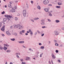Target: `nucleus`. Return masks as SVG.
<instances>
[{
  "instance_id": "nucleus-1",
  "label": "nucleus",
  "mask_w": 64,
  "mask_h": 64,
  "mask_svg": "<svg viewBox=\"0 0 64 64\" xmlns=\"http://www.w3.org/2000/svg\"><path fill=\"white\" fill-rule=\"evenodd\" d=\"M22 14L24 16L26 17V14H27V11L26 10H23L22 11Z\"/></svg>"
},
{
  "instance_id": "nucleus-2",
  "label": "nucleus",
  "mask_w": 64,
  "mask_h": 64,
  "mask_svg": "<svg viewBox=\"0 0 64 64\" xmlns=\"http://www.w3.org/2000/svg\"><path fill=\"white\" fill-rule=\"evenodd\" d=\"M49 2V1L48 0H45L44 1L43 3L44 4H48V3Z\"/></svg>"
},
{
  "instance_id": "nucleus-3",
  "label": "nucleus",
  "mask_w": 64,
  "mask_h": 64,
  "mask_svg": "<svg viewBox=\"0 0 64 64\" xmlns=\"http://www.w3.org/2000/svg\"><path fill=\"white\" fill-rule=\"evenodd\" d=\"M10 4H8V6L9 8V9H12V7L11 6V4H12V2H10Z\"/></svg>"
},
{
  "instance_id": "nucleus-4",
  "label": "nucleus",
  "mask_w": 64,
  "mask_h": 64,
  "mask_svg": "<svg viewBox=\"0 0 64 64\" xmlns=\"http://www.w3.org/2000/svg\"><path fill=\"white\" fill-rule=\"evenodd\" d=\"M28 31H29L30 34L31 36H32L33 35V32L31 30H29Z\"/></svg>"
},
{
  "instance_id": "nucleus-5",
  "label": "nucleus",
  "mask_w": 64,
  "mask_h": 64,
  "mask_svg": "<svg viewBox=\"0 0 64 64\" xmlns=\"http://www.w3.org/2000/svg\"><path fill=\"white\" fill-rule=\"evenodd\" d=\"M23 28H24V26H20V25L18 28L20 30H21V29H23Z\"/></svg>"
},
{
  "instance_id": "nucleus-6",
  "label": "nucleus",
  "mask_w": 64,
  "mask_h": 64,
  "mask_svg": "<svg viewBox=\"0 0 64 64\" xmlns=\"http://www.w3.org/2000/svg\"><path fill=\"white\" fill-rule=\"evenodd\" d=\"M5 16L6 17H8V18H12V16H10V15H5Z\"/></svg>"
},
{
  "instance_id": "nucleus-7",
  "label": "nucleus",
  "mask_w": 64,
  "mask_h": 64,
  "mask_svg": "<svg viewBox=\"0 0 64 64\" xmlns=\"http://www.w3.org/2000/svg\"><path fill=\"white\" fill-rule=\"evenodd\" d=\"M25 60L27 61H29V60H31V58L28 57H26V59Z\"/></svg>"
},
{
  "instance_id": "nucleus-8",
  "label": "nucleus",
  "mask_w": 64,
  "mask_h": 64,
  "mask_svg": "<svg viewBox=\"0 0 64 64\" xmlns=\"http://www.w3.org/2000/svg\"><path fill=\"white\" fill-rule=\"evenodd\" d=\"M20 26V24H18L15 25L14 26V28H17L19 27V26Z\"/></svg>"
},
{
  "instance_id": "nucleus-9",
  "label": "nucleus",
  "mask_w": 64,
  "mask_h": 64,
  "mask_svg": "<svg viewBox=\"0 0 64 64\" xmlns=\"http://www.w3.org/2000/svg\"><path fill=\"white\" fill-rule=\"evenodd\" d=\"M5 25H4L2 26V28H1V30L2 31H4V30H5Z\"/></svg>"
},
{
  "instance_id": "nucleus-10",
  "label": "nucleus",
  "mask_w": 64,
  "mask_h": 64,
  "mask_svg": "<svg viewBox=\"0 0 64 64\" xmlns=\"http://www.w3.org/2000/svg\"><path fill=\"white\" fill-rule=\"evenodd\" d=\"M54 33L56 35H58L59 34V32L57 31H55L54 32Z\"/></svg>"
},
{
  "instance_id": "nucleus-11",
  "label": "nucleus",
  "mask_w": 64,
  "mask_h": 64,
  "mask_svg": "<svg viewBox=\"0 0 64 64\" xmlns=\"http://www.w3.org/2000/svg\"><path fill=\"white\" fill-rule=\"evenodd\" d=\"M15 8H12L11 10L10 11L11 12H15Z\"/></svg>"
},
{
  "instance_id": "nucleus-12",
  "label": "nucleus",
  "mask_w": 64,
  "mask_h": 64,
  "mask_svg": "<svg viewBox=\"0 0 64 64\" xmlns=\"http://www.w3.org/2000/svg\"><path fill=\"white\" fill-rule=\"evenodd\" d=\"M52 58L53 59H55L56 58V56H55L54 55V54H53L52 53Z\"/></svg>"
},
{
  "instance_id": "nucleus-13",
  "label": "nucleus",
  "mask_w": 64,
  "mask_h": 64,
  "mask_svg": "<svg viewBox=\"0 0 64 64\" xmlns=\"http://www.w3.org/2000/svg\"><path fill=\"white\" fill-rule=\"evenodd\" d=\"M6 34H7V35H8V36H10V34L9 32L7 31L6 32Z\"/></svg>"
},
{
  "instance_id": "nucleus-14",
  "label": "nucleus",
  "mask_w": 64,
  "mask_h": 64,
  "mask_svg": "<svg viewBox=\"0 0 64 64\" xmlns=\"http://www.w3.org/2000/svg\"><path fill=\"white\" fill-rule=\"evenodd\" d=\"M37 8L38 9V10H40L41 9V7L40 6L38 5L37 6Z\"/></svg>"
},
{
  "instance_id": "nucleus-15",
  "label": "nucleus",
  "mask_w": 64,
  "mask_h": 64,
  "mask_svg": "<svg viewBox=\"0 0 64 64\" xmlns=\"http://www.w3.org/2000/svg\"><path fill=\"white\" fill-rule=\"evenodd\" d=\"M44 10L46 11V12H48L49 11V9L47 8H45L44 9Z\"/></svg>"
},
{
  "instance_id": "nucleus-16",
  "label": "nucleus",
  "mask_w": 64,
  "mask_h": 64,
  "mask_svg": "<svg viewBox=\"0 0 64 64\" xmlns=\"http://www.w3.org/2000/svg\"><path fill=\"white\" fill-rule=\"evenodd\" d=\"M3 49H4V51H6V50L7 49V48L5 46H4V47L3 48Z\"/></svg>"
},
{
  "instance_id": "nucleus-17",
  "label": "nucleus",
  "mask_w": 64,
  "mask_h": 64,
  "mask_svg": "<svg viewBox=\"0 0 64 64\" xmlns=\"http://www.w3.org/2000/svg\"><path fill=\"white\" fill-rule=\"evenodd\" d=\"M55 22L56 23H59L60 22V21L58 20H55Z\"/></svg>"
},
{
  "instance_id": "nucleus-18",
  "label": "nucleus",
  "mask_w": 64,
  "mask_h": 64,
  "mask_svg": "<svg viewBox=\"0 0 64 64\" xmlns=\"http://www.w3.org/2000/svg\"><path fill=\"white\" fill-rule=\"evenodd\" d=\"M7 53H10L11 52V50H8L6 51Z\"/></svg>"
},
{
  "instance_id": "nucleus-19",
  "label": "nucleus",
  "mask_w": 64,
  "mask_h": 64,
  "mask_svg": "<svg viewBox=\"0 0 64 64\" xmlns=\"http://www.w3.org/2000/svg\"><path fill=\"white\" fill-rule=\"evenodd\" d=\"M7 20V18H4L3 19V21L4 22H5L6 20Z\"/></svg>"
},
{
  "instance_id": "nucleus-20",
  "label": "nucleus",
  "mask_w": 64,
  "mask_h": 64,
  "mask_svg": "<svg viewBox=\"0 0 64 64\" xmlns=\"http://www.w3.org/2000/svg\"><path fill=\"white\" fill-rule=\"evenodd\" d=\"M4 46L6 47H9V45L7 44H4Z\"/></svg>"
},
{
  "instance_id": "nucleus-21",
  "label": "nucleus",
  "mask_w": 64,
  "mask_h": 64,
  "mask_svg": "<svg viewBox=\"0 0 64 64\" xmlns=\"http://www.w3.org/2000/svg\"><path fill=\"white\" fill-rule=\"evenodd\" d=\"M58 4L60 6L62 5V3L58 2Z\"/></svg>"
},
{
  "instance_id": "nucleus-22",
  "label": "nucleus",
  "mask_w": 64,
  "mask_h": 64,
  "mask_svg": "<svg viewBox=\"0 0 64 64\" xmlns=\"http://www.w3.org/2000/svg\"><path fill=\"white\" fill-rule=\"evenodd\" d=\"M39 18H35L34 20H38L39 19Z\"/></svg>"
},
{
  "instance_id": "nucleus-23",
  "label": "nucleus",
  "mask_w": 64,
  "mask_h": 64,
  "mask_svg": "<svg viewBox=\"0 0 64 64\" xmlns=\"http://www.w3.org/2000/svg\"><path fill=\"white\" fill-rule=\"evenodd\" d=\"M14 20L15 21H17V20H18V18H17V17H15Z\"/></svg>"
},
{
  "instance_id": "nucleus-24",
  "label": "nucleus",
  "mask_w": 64,
  "mask_h": 64,
  "mask_svg": "<svg viewBox=\"0 0 64 64\" xmlns=\"http://www.w3.org/2000/svg\"><path fill=\"white\" fill-rule=\"evenodd\" d=\"M3 47L0 46V50H3Z\"/></svg>"
},
{
  "instance_id": "nucleus-25",
  "label": "nucleus",
  "mask_w": 64,
  "mask_h": 64,
  "mask_svg": "<svg viewBox=\"0 0 64 64\" xmlns=\"http://www.w3.org/2000/svg\"><path fill=\"white\" fill-rule=\"evenodd\" d=\"M40 24L42 25H43L45 24V22H42L40 23Z\"/></svg>"
},
{
  "instance_id": "nucleus-26",
  "label": "nucleus",
  "mask_w": 64,
  "mask_h": 64,
  "mask_svg": "<svg viewBox=\"0 0 64 64\" xmlns=\"http://www.w3.org/2000/svg\"><path fill=\"white\" fill-rule=\"evenodd\" d=\"M10 40H12V41H15V39L14 38H10Z\"/></svg>"
},
{
  "instance_id": "nucleus-27",
  "label": "nucleus",
  "mask_w": 64,
  "mask_h": 64,
  "mask_svg": "<svg viewBox=\"0 0 64 64\" xmlns=\"http://www.w3.org/2000/svg\"><path fill=\"white\" fill-rule=\"evenodd\" d=\"M29 51H32V52H33V50H32V49H31V48H29Z\"/></svg>"
},
{
  "instance_id": "nucleus-28",
  "label": "nucleus",
  "mask_w": 64,
  "mask_h": 64,
  "mask_svg": "<svg viewBox=\"0 0 64 64\" xmlns=\"http://www.w3.org/2000/svg\"><path fill=\"white\" fill-rule=\"evenodd\" d=\"M43 54V52H42L41 54H40V57H42V55Z\"/></svg>"
},
{
  "instance_id": "nucleus-29",
  "label": "nucleus",
  "mask_w": 64,
  "mask_h": 64,
  "mask_svg": "<svg viewBox=\"0 0 64 64\" xmlns=\"http://www.w3.org/2000/svg\"><path fill=\"white\" fill-rule=\"evenodd\" d=\"M44 48V46H41L40 47V48L41 49H43Z\"/></svg>"
},
{
  "instance_id": "nucleus-30",
  "label": "nucleus",
  "mask_w": 64,
  "mask_h": 64,
  "mask_svg": "<svg viewBox=\"0 0 64 64\" xmlns=\"http://www.w3.org/2000/svg\"><path fill=\"white\" fill-rule=\"evenodd\" d=\"M14 34L15 36H17L18 34L16 33L15 32L14 33Z\"/></svg>"
},
{
  "instance_id": "nucleus-31",
  "label": "nucleus",
  "mask_w": 64,
  "mask_h": 64,
  "mask_svg": "<svg viewBox=\"0 0 64 64\" xmlns=\"http://www.w3.org/2000/svg\"><path fill=\"white\" fill-rule=\"evenodd\" d=\"M22 32L23 33H24L25 32V30H22Z\"/></svg>"
},
{
  "instance_id": "nucleus-32",
  "label": "nucleus",
  "mask_w": 64,
  "mask_h": 64,
  "mask_svg": "<svg viewBox=\"0 0 64 64\" xmlns=\"http://www.w3.org/2000/svg\"><path fill=\"white\" fill-rule=\"evenodd\" d=\"M22 33H23V32H22V31H20V35H22Z\"/></svg>"
},
{
  "instance_id": "nucleus-33",
  "label": "nucleus",
  "mask_w": 64,
  "mask_h": 64,
  "mask_svg": "<svg viewBox=\"0 0 64 64\" xmlns=\"http://www.w3.org/2000/svg\"><path fill=\"white\" fill-rule=\"evenodd\" d=\"M49 15L50 16H52V14H51L50 13L49 14Z\"/></svg>"
},
{
  "instance_id": "nucleus-34",
  "label": "nucleus",
  "mask_w": 64,
  "mask_h": 64,
  "mask_svg": "<svg viewBox=\"0 0 64 64\" xmlns=\"http://www.w3.org/2000/svg\"><path fill=\"white\" fill-rule=\"evenodd\" d=\"M56 8H60V6H56Z\"/></svg>"
},
{
  "instance_id": "nucleus-35",
  "label": "nucleus",
  "mask_w": 64,
  "mask_h": 64,
  "mask_svg": "<svg viewBox=\"0 0 64 64\" xmlns=\"http://www.w3.org/2000/svg\"><path fill=\"white\" fill-rule=\"evenodd\" d=\"M58 44L56 43L55 44V45L56 46H58Z\"/></svg>"
},
{
  "instance_id": "nucleus-36",
  "label": "nucleus",
  "mask_w": 64,
  "mask_h": 64,
  "mask_svg": "<svg viewBox=\"0 0 64 64\" xmlns=\"http://www.w3.org/2000/svg\"><path fill=\"white\" fill-rule=\"evenodd\" d=\"M58 62H59V63H61V61L60 60H58Z\"/></svg>"
},
{
  "instance_id": "nucleus-37",
  "label": "nucleus",
  "mask_w": 64,
  "mask_h": 64,
  "mask_svg": "<svg viewBox=\"0 0 64 64\" xmlns=\"http://www.w3.org/2000/svg\"><path fill=\"white\" fill-rule=\"evenodd\" d=\"M16 56L18 58H20V57H19V56L18 55V54L16 55Z\"/></svg>"
},
{
  "instance_id": "nucleus-38",
  "label": "nucleus",
  "mask_w": 64,
  "mask_h": 64,
  "mask_svg": "<svg viewBox=\"0 0 64 64\" xmlns=\"http://www.w3.org/2000/svg\"><path fill=\"white\" fill-rule=\"evenodd\" d=\"M47 27L46 26H43L42 27V28H46Z\"/></svg>"
},
{
  "instance_id": "nucleus-39",
  "label": "nucleus",
  "mask_w": 64,
  "mask_h": 64,
  "mask_svg": "<svg viewBox=\"0 0 64 64\" xmlns=\"http://www.w3.org/2000/svg\"><path fill=\"white\" fill-rule=\"evenodd\" d=\"M41 21L42 22H44V20L42 19L41 20Z\"/></svg>"
},
{
  "instance_id": "nucleus-40",
  "label": "nucleus",
  "mask_w": 64,
  "mask_h": 64,
  "mask_svg": "<svg viewBox=\"0 0 64 64\" xmlns=\"http://www.w3.org/2000/svg\"><path fill=\"white\" fill-rule=\"evenodd\" d=\"M20 61L21 62H23V59H22V58H21L20 59Z\"/></svg>"
},
{
  "instance_id": "nucleus-41",
  "label": "nucleus",
  "mask_w": 64,
  "mask_h": 64,
  "mask_svg": "<svg viewBox=\"0 0 64 64\" xmlns=\"http://www.w3.org/2000/svg\"><path fill=\"white\" fill-rule=\"evenodd\" d=\"M22 64H26V63L25 62H22Z\"/></svg>"
},
{
  "instance_id": "nucleus-42",
  "label": "nucleus",
  "mask_w": 64,
  "mask_h": 64,
  "mask_svg": "<svg viewBox=\"0 0 64 64\" xmlns=\"http://www.w3.org/2000/svg\"><path fill=\"white\" fill-rule=\"evenodd\" d=\"M31 21H32V22H34V20H33V19H31Z\"/></svg>"
},
{
  "instance_id": "nucleus-43",
  "label": "nucleus",
  "mask_w": 64,
  "mask_h": 64,
  "mask_svg": "<svg viewBox=\"0 0 64 64\" xmlns=\"http://www.w3.org/2000/svg\"><path fill=\"white\" fill-rule=\"evenodd\" d=\"M5 13V12L4 11H3V12H2V14H4Z\"/></svg>"
},
{
  "instance_id": "nucleus-44",
  "label": "nucleus",
  "mask_w": 64,
  "mask_h": 64,
  "mask_svg": "<svg viewBox=\"0 0 64 64\" xmlns=\"http://www.w3.org/2000/svg\"><path fill=\"white\" fill-rule=\"evenodd\" d=\"M22 47L24 48H26V47L24 46V45H22Z\"/></svg>"
},
{
  "instance_id": "nucleus-45",
  "label": "nucleus",
  "mask_w": 64,
  "mask_h": 64,
  "mask_svg": "<svg viewBox=\"0 0 64 64\" xmlns=\"http://www.w3.org/2000/svg\"><path fill=\"white\" fill-rule=\"evenodd\" d=\"M59 52V51L58 50H56V53H57L58 52Z\"/></svg>"
},
{
  "instance_id": "nucleus-46",
  "label": "nucleus",
  "mask_w": 64,
  "mask_h": 64,
  "mask_svg": "<svg viewBox=\"0 0 64 64\" xmlns=\"http://www.w3.org/2000/svg\"><path fill=\"white\" fill-rule=\"evenodd\" d=\"M30 2L32 3V4H33V3H34V2H33V1H30Z\"/></svg>"
},
{
  "instance_id": "nucleus-47",
  "label": "nucleus",
  "mask_w": 64,
  "mask_h": 64,
  "mask_svg": "<svg viewBox=\"0 0 64 64\" xmlns=\"http://www.w3.org/2000/svg\"><path fill=\"white\" fill-rule=\"evenodd\" d=\"M38 45H40V46H41V45H42V44H41V43H39Z\"/></svg>"
},
{
  "instance_id": "nucleus-48",
  "label": "nucleus",
  "mask_w": 64,
  "mask_h": 64,
  "mask_svg": "<svg viewBox=\"0 0 64 64\" xmlns=\"http://www.w3.org/2000/svg\"><path fill=\"white\" fill-rule=\"evenodd\" d=\"M1 26H2V23L0 22V27H1Z\"/></svg>"
},
{
  "instance_id": "nucleus-49",
  "label": "nucleus",
  "mask_w": 64,
  "mask_h": 64,
  "mask_svg": "<svg viewBox=\"0 0 64 64\" xmlns=\"http://www.w3.org/2000/svg\"><path fill=\"white\" fill-rule=\"evenodd\" d=\"M37 32H36L34 33L35 35H37Z\"/></svg>"
},
{
  "instance_id": "nucleus-50",
  "label": "nucleus",
  "mask_w": 64,
  "mask_h": 64,
  "mask_svg": "<svg viewBox=\"0 0 64 64\" xmlns=\"http://www.w3.org/2000/svg\"><path fill=\"white\" fill-rule=\"evenodd\" d=\"M18 55L19 56V55H20V52H18Z\"/></svg>"
},
{
  "instance_id": "nucleus-51",
  "label": "nucleus",
  "mask_w": 64,
  "mask_h": 64,
  "mask_svg": "<svg viewBox=\"0 0 64 64\" xmlns=\"http://www.w3.org/2000/svg\"><path fill=\"white\" fill-rule=\"evenodd\" d=\"M37 32L38 33H40V32L39 30H37Z\"/></svg>"
},
{
  "instance_id": "nucleus-52",
  "label": "nucleus",
  "mask_w": 64,
  "mask_h": 64,
  "mask_svg": "<svg viewBox=\"0 0 64 64\" xmlns=\"http://www.w3.org/2000/svg\"><path fill=\"white\" fill-rule=\"evenodd\" d=\"M54 42L56 43H57V40H54Z\"/></svg>"
},
{
  "instance_id": "nucleus-53",
  "label": "nucleus",
  "mask_w": 64,
  "mask_h": 64,
  "mask_svg": "<svg viewBox=\"0 0 64 64\" xmlns=\"http://www.w3.org/2000/svg\"><path fill=\"white\" fill-rule=\"evenodd\" d=\"M48 21L49 22H51V20H50L49 19H48Z\"/></svg>"
},
{
  "instance_id": "nucleus-54",
  "label": "nucleus",
  "mask_w": 64,
  "mask_h": 64,
  "mask_svg": "<svg viewBox=\"0 0 64 64\" xmlns=\"http://www.w3.org/2000/svg\"><path fill=\"white\" fill-rule=\"evenodd\" d=\"M14 8L15 10V9H17V7L16 6L14 7Z\"/></svg>"
},
{
  "instance_id": "nucleus-55",
  "label": "nucleus",
  "mask_w": 64,
  "mask_h": 64,
  "mask_svg": "<svg viewBox=\"0 0 64 64\" xmlns=\"http://www.w3.org/2000/svg\"><path fill=\"white\" fill-rule=\"evenodd\" d=\"M10 28L11 29H12V28H13V26H10Z\"/></svg>"
},
{
  "instance_id": "nucleus-56",
  "label": "nucleus",
  "mask_w": 64,
  "mask_h": 64,
  "mask_svg": "<svg viewBox=\"0 0 64 64\" xmlns=\"http://www.w3.org/2000/svg\"><path fill=\"white\" fill-rule=\"evenodd\" d=\"M26 8L28 9L29 8V6H28V5H27L26 6Z\"/></svg>"
},
{
  "instance_id": "nucleus-57",
  "label": "nucleus",
  "mask_w": 64,
  "mask_h": 64,
  "mask_svg": "<svg viewBox=\"0 0 64 64\" xmlns=\"http://www.w3.org/2000/svg\"><path fill=\"white\" fill-rule=\"evenodd\" d=\"M44 35V34H42L41 36H43Z\"/></svg>"
},
{
  "instance_id": "nucleus-58",
  "label": "nucleus",
  "mask_w": 64,
  "mask_h": 64,
  "mask_svg": "<svg viewBox=\"0 0 64 64\" xmlns=\"http://www.w3.org/2000/svg\"><path fill=\"white\" fill-rule=\"evenodd\" d=\"M48 6H52V5L51 4H48Z\"/></svg>"
},
{
  "instance_id": "nucleus-59",
  "label": "nucleus",
  "mask_w": 64,
  "mask_h": 64,
  "mask_svg": "<svg viewBox=\"0 0 64 64\" xmlns=\"http://www.w3.org/2000/svg\"><path fill=\"white\" fill-rule=\"evenodd\" d=\"M21 42H22V43H24V41H21Z\"/></svg>"
},
{
  "instance_id": "nucleus-60",
  "label": "nucleus",
  "mask_w": 64,
  "mask_h": 64,
  "mask_svg": "<svg viewBox=\"0 0 64 64\" xmlns=\"http://www.w3.org/2000/svg\"><path fill=\"white\" fill-rule=\"evenodd\" d=\"M8 21H9V20H10V18H8Z\"/></svg>"
},
{
  "instance_id": "nucleus-61",
  "label": "nucleus",
  "mask_w": 64,
  "mask_h": 64,
  "mask_svg": "<svg viewBox=\"0 0 64 64\" xmlns=\"http://www.w3.org/2000/svg\"><path fill=\"white\" fill-rule=\"evenodd\" d=\"M39 53V52H36V54H38Z\"/></svg>"
},
{
  "instance_id": "nucleus-62",
  "label": "nucleus",
  "mask_w": 64,
  "mask_h": 64,
  "mask_svg": "<svg viewBox=\"0 0 64 64\" xmlns=\"http://www.w3.org/2000/svg\"><path fill=\"white\" fill-rule=\"evenodd\" d=\"M25 35H28V34L27 33H26Z\"/></svg>"
},
{
  "instance_id": "nucleus-63",
  "label": "nucleus",
  "mask_w": 64,
  "mask_h": 64,
  "mask_svg": "<svg viewBox=\"0 0 64 64\" xmlns=\"http://www.w3.org/2000/svg\"><path fill=\"white\" fill-rule=\"evenodd\" d=\"M10 64H13V62H10Z\"/></svg>"
},
{
  "instance_id": "nucleus-64",
  "label": "nucleus",
  "mask_w": 64,
  "mask_h": 64,
  "mask_svg": "<svg viewBox=\"0 0 64 64\" xmlns=\"http://www.w3.org/2000/svg\"><path fill=\"white\" fill-rule=\"evenodd\" d=\"M62 29L63 30H64V28H62Z\"/></svg>"
}]
</instances>
